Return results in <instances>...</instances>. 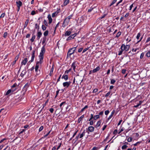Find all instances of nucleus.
Listing matches in <instances>:
<instances>
[{
	"mask_svg": "<svg viewBox=\"0 0 150 150\" xmlns=\"http://www.w3.org/2000/svg\"><path fill=\"white\" fill-rule=\"evenodd\" d=\"M78 45H77L76 47L70 48L68 51L67 53V56H70L71 54H74Z\"/></svg>",
	"mask_w": 150,
	"mask_h": 150,
	"instance_id": "1",
	"label": "nucleus"
},
{
	"mask_svg": "<svg viewBox=\"0 0 150 150\" xmlns=\"http://www.w3.org/2000/svg\"><path fill=\"white\" fill-rule=\"evenodd\" d=\"M72 16L73 15H71L65 18L64 20L63 23V25H64V24H65V25H67L70 20Z\"/></svg>",
	"mask_w": 150,
	"mask_h": 150,
	"instance_id": "2",
	"label": "nucleus"
},
{
	"mask_svg": "<svg viewBox=\"0 0 150 150\" xmlns=\"http://www.w3.org/2000/svg\"><path fill=\"white\" fill-rule=\"evenodd\" d=\"M129 48V46L128 45H125L124 44H122L121 47V50L127 51Z\"/></svg>",
	"mask_w": 150,
	"mask_h": 150,
	"instance_id": "3",
	"label": "nucleus"
},
{
	"mask_svg": "<svg viewBox=\"0 0 150 150\" xmlns=\"http://www.w3.org/2000/svg\"><path fill=\"white\" fill-rule=\"evenodd\" d=\"M39 64H40L39 62H36V66L35 68V72L37 74H39L40 72V70H38L39 67Z\"/></svg>",
	"mask_w": 150,
	"mask_h": 150,
	"instance_id": "4",
	"label": "nucleus"
},
{
	"mask_svg": "<svg viewBox=\"0 0 150 150\" xmlns=\"http://www.w3.org/2000/svg\"><path fill=\"white\" fill-rule=\"evenodd\" d=\"M44 57V55H41L40 54L39 59L40 61L38 62H39L40 64H41L43 62V60Z\"/></svg>",
	"mask_w": 150,
	"mask_h": 150,
	"instance_id": "5",
	"label": "nucleus"
},
{
	"mask_svg": "<svg viewBox=\"0 0 150 150\" xmlns=\"http://www.w3.org/2000/svg\"><path fill=\"white\" fill-rule=\"evenodd\" d=\"M71 83V82L70 81H67L64 82L63 83V85L64 87H66L67 88H68L69 86Z\"/></svg>",
	"mask_w": 150,
	"mask_h": 150,
	"instance_id": "6",
	"label": "nucleus"
},
{
	"mask_svg": "<svg viewBox=\"0 0 150 150\" xmlns=\"http://www.w3.org/2000/svg\"><path fill=\"white\" fill-rule=\"evenodd\" d=\"M76 35V33H74V34H72L67 39V40L68 41L70 40L73 39L74 37Z\"/></svg>",
	"mask_w": 150,
	"mask_h": 150,
	"instance_id": "7",
	"label": "nucleus"
},
{
	"mask_svg": "<svg viewBox=\"0 0 150 150\" xmlns=\"http://www.w3.org/2000/svg\"><path fill=\"white\" fill-rule=\"evenodd\" d=\"M35 51L33 50L32 52V56L31 57V60L29 61V62H33L34 59L35 58Z\"/></svg>",
	"mask_w": 150,
	"mask_h": 150,
	"instance_id": "8",
	"label": "nucleus"
},
{
	"mask_svg": "<svg viewBox=\"0 0 150 150\" xmlns=\"http://www.w3.org/2000/svg\"><path fill=\"white\" fill-rule=\"evenodd\" d=\"M45 52V45H44L42 48L40 54L44 55Z\"/></svg>",
	"mask_w": 150,
	"mask_h": 150,
	"instance_id": "9",
	"label": "nucleus"
},
{
	"mask_svg": "<svg viewBox=\"0 0 150 150\" xmlns=\"http://www.w3.org/2000/svg\"><path fill=\"white\" fill-rule=\"evenodd\" d=\"M88 131L90 132H93L94 130V128L92 126H90L88 128Z\"/></svg>",
	"mask_w": 150,
	"mask_h": 150,
	"instance_id": "10",
	"label": "nucleus"
},
{
	"mask_svg": "<svg viewBox=\"0 0 150 150\" xmlns=\"http://www.w3.org/2000/svg\"><path fill=\"white\" fill-rule=\"evenodd\" d=\"M100 69V68L99 66L97 67L96 68L93 69L92 70L93 73H95L97 72V71H99Z\"/></svg>",
	"mask_w": 150,
	"mask_h": 150,
	"instance_id": "11",
	"label": "nucleus"
},
{
	"mask_svg": "<svg viewBox=\"0 0 150 150\" xmlns=\"http://www.w3.org/2000/svg\"><path fill=\"white\" fill-rule=\"evenodd\" d=\"M47 18L49 21V24H50L52 22V20L51 18V16L50 14H48L47 16Z\"/></svg>",
	"mask_w": 150,
	"mask_h": 150,
	"instance_id": "12",
	"label": "nucleus"
},
{
	"mask_svg": "<svg viewBox=\"0 0 150 150\" xmlns=\"http://www.w3.org/2000/svg\"><path fill=\"white\" fill-rule=\"evenodd\" d=\"M77 65L76 62H73L71 65V67L73 68L74 71H75V69L76 68V66Z\"/></svg>",
	"mask_w": 150,
	"mask_h": 150,
	"instance_id": "13",
	"label": "nucleus"
},
{
	"mask_svg": "<svg viewBox=\"0 0 150 150\" xmlns=\"http://www.w3.org/2000/svg\"><path fill=\"white\" fill-rule=\"evenodd\" d=\"M16 4L17 7H20L22 5V3L21 1H16Z\"/></svg>",
	"mask_w": 150,
	"mask_h": 150,
	"instance_id": "14",
	"label": "nucleus"
},
{
	"mask_svg": "<svg viewBox=\"0 0 150 150\" xmlns=\"http://www.w3.org/2000/svg\"><path fill=\"white\" fill-rule=\"evenodd\" d=\"M84 117V115H82V116H81L79 118V119H78V122L79 123H80L81 121L83 119Z\"/></svg>",
	"mask_w": 150,
	"mask_h": 150,
	"instance_id": "15",
	"label": "nucleus"
},
{
	"mask_svg": "<svg viewBox=\"0 0 150 150\" xmlns=\"http://www.w3.org/2000/svg\"><path fill=\"white\" fill-rule=\"evenodd\" d=\"M101 120H99L98 121L96 124V125L95 127L96 128H98L99 127L101 123Z\"/></svg>",
	"mask_w": 150,
	"mask_h": 150,
	"instance_id": "16",
	"label": "nucleus"
},
{
	"mask_svg": "<svg viewBox=\"0 0 150 150\" xmlns=\"http://www.w3.org/2000/svg\"><path fill=\"white\" fill-rule=\"evenodd\" d=\"M115 111L114 110H113L112 112L111 115L108 118V120H110L112 117L113 116L114 114L115 113Z\"/></svg>",
	"mask_w": 150,
	"mask_h": 150,
	"instance_id": "17",
	"label": "nucleus"
},
{
	"mask_svg": "<svg viewBox=\"0 0 150 150\" xmlns=\"http://www.w3.org/2000/svg\"><path fill=\"white\" fill-rule=\"evenodd\" d=\"M42 35V33L41 32H38L37 33V38L38 39H39L41 36Z\"/></svg>",
	"mask_w": 150,
	"mask_h": 150,
	"instance_id": "18",
	"label": "nucleus"
},
{
	"mask_svg": "<svg viewBox=\"0 0 150 150\" xmlns=\"http://www.w3.org/2000/svg\"><path fill=\"white\" fill-rule=\"evenodd\" d=\"M26 73V70L25 69L23 70L20 76L23 77L24 75Z\"/></svg>",
	"mask_w": 150,
	"mask_h": 150,
	"instance_id": "19",
	"label": "nucleus"
},
{
	"mask_svg": "<svg viewBox=\"0 0 150 150\" xmlns=\"http://www.w3.org/2000/svg\"><path fill=\"white\" fill-rule=\"evenodd\" d=\"M71 32L70 31H67L65 34V36H69L71 34Z\"/></svg>",
	"mask_w": 150,
	"mask_h": 150,
	"instance_id": "20",
	"label": "nucleus"
},
{
	"mask_svg": "<svg viewBox=\"0 0 150 150\" xmlns=\"http://www.w3.org/2000/svg\"><path fill=\"white\" fill-rule=\"evenodd\" d=\"M28 61L27 58H25L22 62V64L25 65Z\"/></svg>",
	"mask_w": 150,
	"mask_h": 150,
	"instance_id": "21",
	"label": "nucleus"
},
{
	"mask_svg": "<svg viewBox=\"0 0 150 150\" xmlns=\"http://www.w3.org/2000/svg\"><path fill=\"white\" fill-rule=\"evenodd\" d=\"M62 79H64L65 81H67L68 79V75H64L62 76Z\"/></svg>",
	"mask_w": 150,
	"mask_h": 150,
	"instance_id": "22",
	"label": "nucleus"
},
{
	"mask_svg": "<svg viewBox=\"0 0 150 150\" xmlns=\"http://www.w3.org/2000/svg\"><path fill=\"white\" fill-rule=\"evenodd\" d=\"M29 22L28 19H27L25 22V23L24 25V28H25L27 26L28 23Z\"/></svg>",
	"mask_w": 150,
	"mask_h": 150,
	"instance_id": "23",
	"label": "nucleus"
},
{
	"mask_svg": "<svg viewBox=\"0 0 150 150\" xmlns=\"http://www.w3.org/2000/svg\"><path fill=\"white\" fill-rule=\"evenodd\" d=\"M70 0H64V6L67 5L69 3Z\"/></svg>",
	"mask_w": 150,
	"mask_h": 150,
	"instance_id": "24",
	"label": "nucleus"
},
{
	"mask_svg": "<svg viewBox=\"0 0 150 150\" xmlns=\"http://www.w3.org/2000/svg\"><path fill=\"white\" fill-rule=\"evenodd\" d=\"M40 21H38V23H39V25L40 24ZM35 25V28L36 29H37L38 28V30L39 28V25H38V23H36Z\"/></svg>",
	"mask_w": 150,
	"mask_h": 150,
	"instance_id": "25",
	"label": "nucleus"
},
{
	"mask_svg": "<svg viewBox=\"0 0 150 150\" xmlns=\"http://www.w3.org/2000/svg\"><path fill=\"white\" fill-rule=\"evenodd\" d=\"M46 40V37H43V40L42 42V44L43 45L45 42Z\"/></svg>",
	"mask_w": 150,
	"mask_h": 150,
	"instance_id": "26",
	"label": "nucleus"
},
{
	"mask_svg": "<svg viewBox=\"0 0 150 150\" xmlns=\"http://www.w3.org/2000/svg\"><path fill=\"white\" fill-rule=\"evenodd\" d=\"M48 33L49 32L48 30H46L44 33L43 34L45 37L47 36L48 35Z\"/></svg>",
	"mask_w": 150,
	"mask_h": 150,
	"instance_id": "27",
	"label": "nucleus"
},
{
	"mask_svg": "<svg viewBox=\"0 0 150 150\" xmlns=\"http://www.w3.org/2000/svg\"><path fill=\"white\" fill-rule=\"evenodd\" d=\"M53 70H54V67L53 66H52L50 72V76H51L52 75Z\"/></svg>",
	"mask_w": 150,
	"mask_h": 150,
	"instance_id": "28",
	"label": "nucleus"
},
{
	"mask_svg": "<svg viewBox=\"0 0 150 150\" xmlns=\"http://www.w3.org/2000/svg\"><path fill=\"white\" fill-rule=\"evenodd\" d=\"M127 147H128V146H127L126 145H124L122 147V150H124L126 149Z\"/></svg>",
	"mask_w": 150,
	"mask_h": 150,
	"instance_id": "29",
	"label": "nucleus"
},
{
	"mask_svg": "<svg viewBox=\"0 0 150 150\" xmlns=\"http://www.w3.org/2000/svg\"><path fill=\"white\" fill-rule=\"evenodd\" d=\"M85 130H84V131L80 135V138H82L84 135L85 133Z\"/></svg>",
	"mask_w": 150,
	"mask_h": 150,
	"instance_id": "30",
	"label": "nucleus"
},
{
	"mask_svg": "<svg viewBox=\"0 0 150 150\" xmlns=\"http://www.w3.org/2000/svg\"><path fill=\"white\" fill-rule=\"evenodd\" d=\"M88 108V106L87 105H86L82 109L81 111V112H83L85 109H87Z\"/></svg>",
	"mask_w": 150,
	"mask_h": 150,
	"instance_id": "31",
	"label": "nucleus"
},
{
	"mask_svg": "<svg viewBox=\"0 0 150 150\" xmlns=\"http://www.w3.org/2000/svg\"><path fill=\"white\" fill-rule=\"evenodd\" d=\"M57 13L58 12H57L53 13L52 14V17H54L57 14Z\"/></svg>",
	"mask_w": 150,
	"mask_h": 150,
	"instance_id": "32",
	"label": "nucleus"
},
{
	"mask_svg": "<svg viewBox=\"0 0 150 150\" xmlns=\"http://www.w3.org/2000/svg\"><path fill=\"white\" fill-rule=\"evenodd\" d=\"M35 35H33V36L32 38L30 39V40L32 42H33L34 41V39H35Z\"/></svg>",
	"mask_w": 150,
	"mask_h": 150,
	"instance_id": "33",
	"label": "nucleus"
},
{
	"mask_svg": "<svg viewBox=\"0 0 150 150\" xmlns=\"http://www.w3.org/2000/svg\"><path fill=\"white\" fill-rule=\"evenodd\" d=\"M100 117V116L99 115H95L94 117V120H96L97 119L99 118Z\"/></svg>",
	"mask_w": 150,
	"mask_h": 150,
	"instance_id": "34",
	"label": "nucleus"
},
{
	"mask_svg": "<svg viewBox=\"0 0 150 150\" xmlns=\"http://www.w3.org/2000/svg\"><path fill=\"white\" fill-rule=\"evenodd\" d=\"M116 81L114 79L111 80L110 83L111 84H114L115 82Z\"/></svg>",
	"mask_w": 150,
	"mask_h": 150,
	"instance_id": "35",
	"label": "nucleus"
},
{
	"mask_svg": "<svg viewBox=\"0 0 150 150\" xmlns=\"http://www.w3.org/2000/svg\"><path fill=\"white\" fill-rule=\"evenodd\" d=\"M11 92V89L8 90L6 93L5 95H8Z\"/></svg>",
	"mask_w": 150,
	"mask_h": 150,
	"instance_id": "36",
	"label": "nucleus"
},
{
	"mask_svg": "<svg viewBox=\"0 0 150 150\" xmlns=\"http://www.w3.org/2000/svg\"><path fill=\"white\" fill-rule=\"evenodd\" d=\"M132 137H129L127 139V141L128 142H131L132 141Z\"/></svg>",
	"mask_w": 150,
	"mask_h": 150,
	"instance_id": "37",
	"label": "nucleus"
},
{
	"mask_svg": "<svg viewBox=\"0 0 150 150\" xmlns=\"http://www.w3.org/2000/svg\"><path fill=\"white\" fill-rule=\"evenodd\" d=\"M90 47H88L87 48H86L85 49H83V52H82V53H84L85 52H86V51H87V50H88V49H89Z\"/></svg>",
	"mask_w": 150,
	"mask_h": 150,
	"instance_id": "38",
	"label": "nucleus"
},
{
	"mask_svg": "<svg viewBox=\"0 0 150 150\" xmlns=\"http://www.w3.org/2000/svg\"><path fill=\"white\" fill-rule=\"evenodd\" d=\"M59 23V22L56 25L55 27L54 28V32H55L57 28L58 27Z\"/></svg>",
	"mask_w": 150,
	"mask_h": 150,
	"instance_id": "39",
	"label": "nucleus"
},
{
	"mask_svg": "<svg viewBox=\"0 0 150 150\" xmlns=\"http://www.w3.org/2000/svg\"><path fill=\"white\" fill-rule=\"evenodd\" d=\"M117 0H113V1H112V3L110 5V6H111L113 5L116 2Z\"/></svg>",
	"mask_w": 150,
	"mask_h": 150,
	"instance_id": "40",
	"label": "nucleus"
},
{
	"mask_svg": "<svg viewBox=\"0 0 150 150\" xmlns=\"http://www.w3.org/2000/svg\"><path fill=\"white\" fill-rule=\"evenodd\" d=\"M43 129V126H41L40 127V128L39 129V132H40Z\"/></svg>",
	"mask_w": 150,
	"mask_h": 150,
	"instance_id": "41",
	"label": "nucleus"
},
{
	"mask_svg": "<svg viewBox=\"0 0 150 150\" xmlns=\"http://www.w3.org/2000/svg\"><path fill=\"white\" fill-rule=\"evenodd\" d=\"M42 29L43 30H46V26L45 25H42Z\"/></svg>",
	"mask_w": 150,
	"mask_h": 150,
	"instance_id": "42",
	"label": "nucleus"
},
{
	"mask_svg": "<svg viewBox=\"0 0 150 150\" xmlns=\"http://www.w3.org/2000/svg\"><path fill=\"white\" fill-rule=\"evenodd\" d=\"M51 130L50 131L46 134H45L43 137V138H45L50 133Z\"/></svg>",
	"mask_w": 150,
	"mask_h": 150,
	"instance_id": "43",
	"label": "nucleus"
},
{
	"mask_svg": "<svg viewBox=\"0 0 150 150\" xmlns=\"http://www.w3.org/2000/svg\"><path fill=\"white\" fill-rule=\"evenodd\" d=\"M71 70V69H70L69 70H66L65 72V74H68L69 72H70Z\"/></svg>",
	"mask_w": 150,
	"mask_h": 150,
	"instance_id": "44",
	"label": "nucleus"
},
{
	"mask_svg": "<svg viewBox=\"0 0 150 150\" xmlns=\"http://www.w3.org/2000/svg\"><path fill=\"white\" fill-rule=\"evenodd\" d=\"M93 118L94 119V117L93 116V114H91V117L90 118V119L89 120V121H91V120Z\"/></svg>",
	"mask_w": 150,
	"mask_h": 150,
	"instance_id": "45",
	"label": "nucleus"
},
{
	"mask_svg": "<svg viewBox=\"0 0 150 150\" xmlns=\"http://www.w3.org/2000/svg\"><path fill=\"white\" fill-rule=\"evenodd\" d=\"M144 52H142L141 53L140 56V59H142L143 58L144 55Z\"/></svg>",
	"mask_w": 150,
	"mask_h": 150,
	"instance_id": "46",
	"label": "nucleus"
},
{
	"mask_svg": "<svg viewBox=\"0 0 150 150\" xmlns=\"http://www.w3.org/2000/svg\"><path fill=\"white\" fill-rule=\"evenodd\" d=\"M121 32H119L117 34L116 37H118L121 34Z\"/></svg>",
	"mask_w": 150,
	"mask_h": 150,
	"instance_id": "47",
	"label": "nucleus"
},
{
	"mask_svg": "<svg viewBox=\"0 0 150 150\" xmlns=\"http://www.w3.org/2000/svg\"><path fill=\"white\" fill-rule=\"evenodd\" d=\"M7 35V32H5L4 34L3 37L4 38H6Z\"/></svg>",
	"mask_w": 150,
	"mask_h": 150,
	"instance_id": "48",
	"label": "nucleus"
},
{
	"mask_svg": "<svg viewBox=\"0 0 150 150\" xmlns=\"http://www.w3.org/2000/svg\"><path fill=\"white\" fill-rule=\"evenodd\" d=\"M146 56L148 57H150V51H148L146 53Z\"/></svg>",
	"mask_w": 150,
	"mask_h": 150,
	"instance_id": "49",
	"label": "nucleus"
},
{
	"mask_svg": "<svg viewBox=\"0 0 150 150\" xmlns=\"http://www.w3.org/2000/svg\"><path fill=\"white\" fill-rule=\"evenodd\" d=\"M25 131V129H23L20 130L19 132V134H22L23 132Z\"/></svg>",
	"mask_w": 150,
	"mask_h": 150,
	"instance_id": "50",
	"label": "nucleus"
},
{
	"mask_svg": "<svg viewBox=\"0 0 150 150\" xmlns=\"http://www.w3.org/2000/svg\"><path fill=\"white\" fill-rule=\"evenodd\" d=\"M109 113V111L108 110H106L105 111V113L106 115H108Z\"/></svg>",
	"mask_w": 150,
	"mask_h": 150,
	"instance_id": "51",
	"label": "nucleus"
},
{
	"mask_svg": "<svg viewBox=\"0 0 150 150\" xmlns=\"http://www.w3.org/2000/svg\"><path fill=\"white\" fill-rule=\"evenodd\" d=\"M83 49V48L82 47L80 48H79L78 50V52L79 53L81 52Z\"/></svg>",
	"mask_w": 150,
	"mask_h": 150,
	"instance_id": "52",
	"label": "nucleus"
},
{
	"mask_svg": "<svg viewBox=\"0 0 150 150\" xmlns=\"http://www.w3.org/2000/svg\"><path fill=\"white\" fill-rule=\"evenodd\" d=\"M90 122H89V124H90V125H93V123H94V122L93 121V120H91L90 121Z\"/></svg>",
	"mask_w": 150,
	"mask_h": 150,
	"instance_id": "53",
	"label": "nucleus"
},
{
	"mask_svg": "<svg viewBox=\"0 0 150 150\" xmlns=\"http://www.w3.org/2000/svg\"><path fill=\"white\" fill-rule=\"evenodd\" d=\"M140 36V33H139L138 34L137 36V39H139Z\"/></svg>",
	"mask_w": 150,
	"mask_h": 150,
	"instance_id": "54",
	"label": "nucleus"
},
{
	"mask_svg": "<svg viewBox=\"0 0 150 150\" xmlns=\"http://www.w3.org/2000/svg\"><path fill=\"white\" fill-rule=\"evenodd\" d=\"M44 23L45 25L47 26V25H48L47 23L46 20H44Z\"/></svg>",
	"mask_w": 150,
	"mask_h": 150,
	"instance_id": "55",
	"label": "nucleus"
},
{
	"mask_svg": "<svg viewBox=\"0 0 150 150\" xmlns=\"http://www.w3.org/2000/svg\"><path fill=\"white\" fill-rule=\"evenodd\" d=\"M66 103V102L64 101V102H63L62 103L59 105L60 107L61 108L62 106L64 104Z\"/></svg>",
	"mask_w": 150,
	"mask_h": 150,
	"instance_id": "56",
	"label": "nucleus"
},
{
	"mask_svg": "<svg viewBox=\"0 0 150 150\" xmlns=\"http://www.w3.org/2000/svg\"><path fill=\"white\" fill-rule=\"evenodd\" d=\"M98 148L96 147H94L91 150H98Z\"/></svg>",
	"mask_w": 150,
	"mask_h": 150,
	"instance_id": "57",
	"label": "nucleus"
},
{
	"mask_svg": "<svg viewBox=\"0 0 150 150\" xmlns=\"http://www.w3.org/2000/svg\"><path fill=\"white\" fill-rule=\"evenodd\" d=\"M54 110V109L53 108H51L49 109V111L51 113H53Z\"/></svg>",
	"mask_w": 150,
	"mask_h": 150,
	"instance_id": "58",
	"label": "nucleus"
},
{
	"mask_svg": "<svg viewBox=\"0 0 150 150\" xmlns=\"http://www.w3.org/2000/svg\"><path fill=\"white\" fill-rule=\"evenodd\" d=\"M110 94V92H108V93H107V94L105 95V97H107Z\"/></svg>",
	"mask_w": 150,
	"mask_h": 150,
	"instance_id": "59",
	"label": "nucleus"
},
{
	"mask_svg": "<svg viewBox=\"0 0 150 150\" xmlns=\"http://www.w3.org/2000/svg\"><path fill=\"white\" fill-rule=\"evenodd\" d=\"M93 8H91L88 10V11L89 12H91L93 9Z\"/></svg>",
	"mask_w": 150,
	"mask_h": 150,
	"instance_id": "60",
	"label": "nucleus"
},
{
	"mask_svg": "<svg viewBox=\"0 0 150 150\" xmlns=\"http://www.w3.org/2000/svg\"><path fill=\"white\" fill-rule=\"evenodd\" d=\"M141 142H137L136 143L134 144V146H136L138 144H139Z\"/></svg>",
	"mask_w": 150,
	"mask_h": 150,
	"instance_id": "61",
	"label": "nucleus"
},
{
	"mask_svg": "<svg viewBox=\"0 0 150 150\" xmlns=\"http://www.w3.org/2000/svg\"><path fill=\"white\" fill-rule=\"evenodd\" d=\"M123 50H120L119 52V53L118 54V55H121L122 54V52H123Z\"/></svg>",
	"mask_w": 150,
	"mask_h": 150,
	"instance_id": "62",
	"label": "nucleus"
},
{
	"mask_svg": "<svg viewBox=\"0 0 150 150\" xmlns=\"http://www.w3.org/2000/svg\"><path fill=\"white\" fill-rule=\"evenodd\" d=\"M126 71V70L125 69H122V73L123 74L125 73Z\"/></svg>",
	"mask_w": 150,
	"mask_h": 150,
	"instance_id": "63",
	"label": "nucleus"
},
{
	"mask_svg": "<svg viewBox=\"0 0 150 150\" xmlns=\"http://www.w3.org/2000/svg\"><path fill=\"white\" fill-rule=\"evenodd\" d=\"M35 14V12L34 11H33L31 13V14L34 15Z\"/></svg>",
	"mask_w": 150,
	"mask_h": 150,
	"instance_id": "64",
	"label": "nucleus"
}]
</instances>
